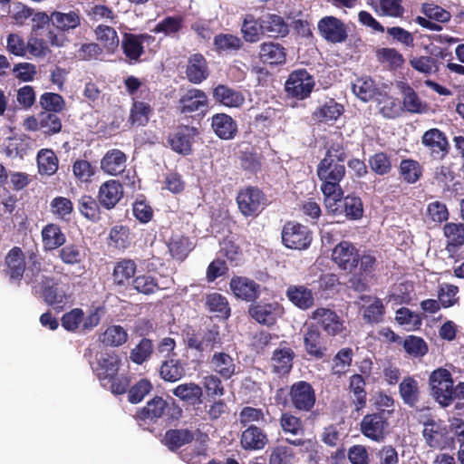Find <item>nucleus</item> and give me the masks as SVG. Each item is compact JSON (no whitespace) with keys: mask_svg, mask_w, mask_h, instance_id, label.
<instances>
[{"mask_svg":"<svg viewBox=\"0 0 464 464\" xmlns=\"http://www.w3.org/2000/svg\"><path fill=\"white\" fill-rule=\"evenodd\" d=\"M51 20L52 26L61 33L69 32L81 25V15L78 10L53 11Z\"/></svg>","mask_w":464,"mask_h":464,"instance_id":"obj_41","label":"nucleus"},{"mask_svg":"<svg viewBox=\"0 0 464 464\" xmlns=\"http://www.w3.org/2000/svg\"><path fill=\"white\" fill-rule=\"evenodd\" d=\"M423 437L429 447L433 449H444L448 445V430L446 426L429 419L424 422Z\"/></svg>","mask_w":464,"mask_h":464,"instance_id":"obj_31","label":"nucleus"},{"mask_svg":"<svg viewBox=\"0 0 464 464\" xmlns=\"http://www.w3.org/2000/svg\"><path fill=\"white\" fill-rule=\"evenodd\" d=\"M318 31L321 36L332 44H341L348 37L344 23L335 16H324L319 20Z\"/></svg>","mask_w":464,"mask_h":464,"instance_id":"obj_19","label":"nucleus"},{"mask_svg":"<svg viewBox=\"0 0 464 464\" xmlns=\"http://www.w3.org/2000/svg\"><path fill=\"white\" fill-rule=\"evenodd\" d=\"M38 171L41 175L52 176L58 169L59 160L51 149H42L36 156Z\"/></svg>","mask_w":464,"mask_h":464,"instance_id":"obj_53","label":"nucleus"},{"mask_svg":"<svg viewBox=\"0 0 464 464\" xmlns=\"http://www.w3.org/2000/svg\"><path fill=\"white\" fill-rule=\"evenodd\" d=\"M241 34L246 43H257L264 34L262 19L257 20L253 14H246L242 23Z\"/></svg>","mask_w":464,"mask_h":464,"instance_id":"obj_52","label":"nucleus"},{"mask_svg":"<svg viewBox=\"0 0 464 464\" xmlns=\"http://www.w3.org/2000/svg\"><path fill=\"white\" fill-rule=\"evenodd\" d=\"M211 128L221 140H232L238 130L237 121L227 113H216L211 118Z\"/></svg>","mask_w":464,"mask_h":464,"instance_id":"obj_33","label":"nucleus"},{"mask_svg":"<svg viewBox=\"0 0 464 464\" xmlns=\"http://www.w3.org/2000/svg\"><path fill=\"white\" fill-rule=\"evenodd\" d=\"M121 360L115 353H106L98 361L96 375L102 385L106 387L105 382H110L118 374Z\"/></svg>","mask_w":464,"mask_h":464,"instance_id":"obj_36","label":"nucleus"},{"mask_svg":"<svg viewBox=\"0 0 464 464\" xmlns=\"http://www.w3.org/2000/svg\"><path fill=\"white\" fill-rule=\"evenodd\" d=\"M128 338L124 328L121 325L109 326L100 336V341L107 346H120Z\"/></svg>","mask_w":464,"mask_h":464,"instance_id":"obj_64","label":"nucleus"},{"mask_svg":"<svg viewBox=\"0 0 464 464\" xmlns=\"http://www.w3.org/2000/svg\"><path fill=\"white\" fill-rule=\"evenodd\" d=\"M366 381L362 374L354 373L349 378L348 390L352 398L353 404L356 411H360L366 407L367 392Z\"/></svg>","mask_w":464,"mask_h":464,"instance_id":"obj_39","label":"nucleus"},{"mask_svg":"<svg viewBox=\"0 0 464 464\" xmlns=\"http://www.w3.org/2000/svg\"><path fill=\"white\" fill-rule=\"evenodd\" d=\"M51 211L53 216L63 221L69 222L73 211V204L71 199L58 196L50 203Z\"/></svg>","mask_w":464,"mask_h":464,"instance_id":"obj_62","label":"nucleus"},{"mask_svg":"<svg viewBox=\"0 0 464 464\" xmlns=\"http://www.w3.org/2000/svg\"><path fill=\"white\" fill-rule=\"evenodd\" d=\"M239 213L245 218H257L268 206L266 194L257 186L247 185L240 188L236 196Z\"/></svg>","mask_w":464,"mask_h":464,"instance_id":"obj_2","label":"nucleus"},{"mask_svg":"<svg viewBox=\"0 0 464 464\" xmlns=\"http://www.w3.org/2000/svg\"><path fill=\"white\" fill-rule=\"evenodd\" d=\"M186 78L193 84H200L209 76V67L206 57L196 53L188 58L186 65Z\"/></svg>","mask_w":464,"mask_h":464,"instance_id":"obj_26","label":"nucleus"},{"mask_svg":"<svg viewBox=\"0 0 464 464\" xmlns=\"http://www.w3.org/2000/svg\"><path fill=\"white\" fill-rule=\"evenodd\" d=\"M264 34L273 38H284L289 34V26L285 19L276 14H268L262 19Z\"/></svg>","mask_w":464,"mask_h":464,"instance_id":"obj_48","label":"nucleus"},{"mask_svg":"<svg viewBox=\"0 0 464 464\" xmlns=\"http://www.w3.org/2000/svg\"><path fill=\"white\" fill-rule=\"evenodd\" d=\"M243 40L233 34L219 33L213 38V50L218 55L236 54L243 48Z\"/></svg>","mask_w":464,"mask_h":464,"instance_id":"obj_32","label":"nucleus"},{"mask_svg":"<svg viewBox=\"0 0 464 464\" xmlns=\"http://www.w3.org/2000/svg\"><path fill=\"white\" fill-rule=\"evenodd\" d=\"M431 394L442 406L447 407L453 401V379L447 369L438 368L434 370L429 378Z\"/></svg>","mask_w":464,"mask_h":464,"instance_id":"obj_7","label":"nucleus"},{"mask_svg":"<svg viewBox=\"0 0 464 464\" xmlns=\"http://www.w3.org/2000/svg\"><path fill=\"white\" fill-rule=\"evenodd\" d=\"M326 208L334 215H342L350 220H358L363 216V204L360 197L353 194L340 198H331L325 201Z\"/></svg>","mask_w":464,"mask_h":464,"instance_id":"obj_11","label":"nucleus"},{"mask_svg":"<svg viewBox=\"0 0 464 464\" xmlns=\"http://www.w3.org/2000/svg\"><path fill=\"white\" fill-rule=\"evenodd\" d=\"M97 40L109 52L113 53L119 46L120 41L116 30L109 25L100 24L94 30Z\"/></svg>","mask_w":464,"mask_h":464,"instance_id":"obj_58","label":"nucleus"},{"mask_svg":"<svg viewBox=\"0 0 464 464\" xmlns=\"http://www.w3.org/2000/svg\"><path fill=\"white\" fill-rule=\"evenodd\" d=\"M164 415L168 416L169 420H177L181 417L182 410L174 400L169 404L162 397L155 396L137 411L136 418L140 420L156 421Z\"/></svg>","mask_w":464,"mask_h":464,"instance_id":"obj_4","label":"nucleus"},{"mask_svg":"<svg viewBox=\"0 0 464 464\" xmlns=\"http://www.w3.org/2000/svg\"><path fill=\"white\" fill-rule=\"evenodd\" d=\"M421 143L428 148L435 160L445 159L450 150V145L446 134L438 128L426 130L421 137Z\"/></svg>","mask_w":464,"mask_h":464,"instance_id":"obj_17","label":"nucleus"},{"mask_svg":"<svg viewBox=\"0 0 464 464\" xmlns=\"http://www.w3.org/2000/svg\"><path fill=\"white\" fill-rule=\"evenodd\" d=\"M239 442L243 450L256 451L264 450L269 443L266 431L259 426H249L243 428Z\"/></svg>","mask_w":464,"mask_h":464,"instance_id":"obj_23","label":"nucleus"},{"mask_svg":"<svg viewBox=\"0 0 464 464\" xmlns=\"http://www.w3.org/2000/svg\"><path fill=\"white\" fill-rule=\"evenodd\" d=\"M443 234L447 239L448 251L464 246V223H446L443 227Z\"/></svg>","mask_w":464,"mask_h":464,"instance_id":"obj_54","label":"nucleus"},{"mask_svg":"<svg viewBox=\"0 0 464 464\" xmlns=\"http://www.w3.org/2000/svg\"><path fill=\"white\" fill-rule=\"evenodd\" d=\"M198 129L188 125H179L168 136L170 149L181 155H189L192 151L193 138L198 135Z\"/></svg>","mask_w":464,"mask_h":464,"instance_id":"obj_16","label":"nucleus"},{"mask_svg":"<svg viewBox=\"0 0 464 464\" xmlns=\"http://www.w3.org/2000/svg\"><path fill=\"white\" fill-rule=\"evenodd\" d=\"M347 159L346 148L343 142H332L327 148L324 159L316 167V175L321 184V191L325 201L331 198L340 199L343 190L340 182L344 179L346 169L344 162Z\"/></svg>","mask_w":464,"mask_h":464,"instance_id":"obj_1","label":"nucleus"},{"mask_svg":"<svg viewBox=\"0 0 464 464\" xmlns=\"http://www.w3.org/2000/svg\"><path fill=\"white\" fill-rule=\"evenodd\" d=\"M64 38L58 35L54 30H48L44 35H34L31 34L26 44V51L35 57H44L49 52V45L60 47L63 46Z\"/></svg>","mask_w":464,"mask_h":464,"instance_id":"obj_18","label":"nucleus"},{"mask_svg":"<svg viewBox=\"0 0 464 464\" xmlns=\"http://www.w3.org/2000/svg\"><path fill=\"white\" fill-rule=\"evenodd\" d=\"M172 393L180 401L192 406L202 402V387L195 382L181 383L172 390Z\"/></svg>","mask_w":464,"mask_h":464,"instance_id":"obj_45","label":"nucleus"},{"mask_svg":"<svg viewBox=\"0 0 464 464\" xmlns=\"http://www.w3.org/2000/svg\"><path fill=\"white\" fill-rule=\"evenodd\" d=\"M212 97L217 103L227 108H240L246 100L242 92L221 83L213 88Z\"/></svg>","mask_w":464,"mask_h":464,"instance_id":"obj_30","label":"nucleus"},{"mask_svg":"<svg viewBox=\"0 0 464 464\" xmlns=\"http://www.w3.org/2000/svg\"><path fill=\"white\" fill-rule=\"evenodd\" d=\"M58 257L63 264L69 266L80 267L86 258V252L82 246L69 243L65 244L58 250Z\"/></svg>","mask_w":464,"mask_h":464,"instance_id":"obj_46","label":"nucleus"},{"mask_svg":"<svg viewBox=\"0 0 464 464\" xmlns=\"http://www.w3.org/2000/svg\"><path fill=\"white\" fill-rule=\"evenodd\" d=\"M206 306L212 313H218L223 318L230 316V306L227 299L219 293H212L207 295Z\"/></svg>","mask_w":464,"mask_h":464,"instance_id":"obj_63","label":"nucleus"},{"mask_svg":"<svg viewBox=\"0 0 464 464\" xmlns=\"http://www.w3.org/2000/svg\"><path fill=\"white\" fill-rule=\"evenodd\" d=\"M315 401V391L312 384L305 381H298L289 387L284 405H289L300 412H309L314 407Z\"/></svg>","mask_w":464,"mask_h":464,"instance_id":"obj_5","label":"nucleus"},{"mask_svg":"<svg viewBox=\"0 0 464 464\" xmlns=\"http://www.w3.org/2000/svg\"><path fill=\"white\" fill-rule=\"evenodd\" d=\"M156 38L147 33H124L121 40V50L130 64L139 63L144 54V45L154 44Z\"/></svg>","mask_w":464,"mask_h":464,"instance_id":"obj_8","label":"nucleus"},{"mask_svg":"<svg viewBox=\"0 0 464 464\" xmlns=\"http://www.w3.org/2000/svg\"><path fill=\"white\" fill-rule=\"evenodd\" d=\"M314 84V77L305 69H298L289 74L285 88L291 97L304 100L310 96Z\"/></svg>","mask_w":464,"mask_h":464,"instance_id":"obj_10","label":"nucleus"},{"mask_svg":"<svg viewBox=\"0 0 464 464\" xmlns=\"http://www.w3.org/2000/svg\"><path fill=\"white\" fill-rule=\"evenodd\" d=\"M160 375L165 382H176L185 375V365L178 359L167 360L160 366Z\"/></svg>","mask_w":464,"mask_h":464,"instance_id":"obj_55","label":"nucleus"},{"mask_svg":"<svg viewBox=\"0 0 464 464\" xmlns=\"http://www.w3.org/2000/svg\"><path fill=\"white\" fill-rule=\"evenodd\" d=\"M399 393L405 405L416 407L420 395L418 381L411 376L404 377L399 384Z\"/></svg>","mask_w":464,"mask_h":464,"instance_id":"obj_47","label":"nucleus"},{"mask_svg":"<svg viewBox=\"0 0 464 464\" xmlns=\"http://www.w3.org/2000/svg\"><path fill=\"white\" fill-rule=\"evenodd\" d=\"M285 296L294 306L302 311H307L315 304L313 290L304 285H290L285 291Z\"/></svg>","mask_w":464,"mask_h":464,"instance_id":"obj_29","label":"nucleus"},{"mask_svg":"<svg viewBox=\"0 0 464 464\" xmlns=\"http://www.w3.org/2000/svg\"><path fill=\"white\" fill-rule=\"evenodd\" d=\"M211 371L224 381L230 380L239 372L236 359L225 352H215L208 361Z\"/></svg>","mask_w":464,"mask_h":464,"instance_id":"obj_21","label":"nucleus"},{"mask_svg":"<svg viewBox=\"0 0 464 464\" xmlns=\"http://www.w3.org/2000/svg\"><path fill=\"white\" fill-rule=\"evenodd\" d=\"M398 170L401 179L405 183L415 184L422 177L423 167L418 160L403 159L400 162Z\"/></svg>","mask_w":464,"mask_h":464,"instance_id":"obj_50","label":"nucleus"},{"mask_svg":"<svg viewBox=\"0 0 464 464\" xmlns=\"http://www.w3.org/2000/svg\"><path fill=\"white\" fill-rule=\"evenodd\" d=\"M167 246L173 259L183 262L195 248V244L188 236L172 235L169 239Z\"/></svg>","mask_w":464,"mask_h":464,"instance_id":"obj_35","label":"nucleus"},{"mask_svg":"<svg viewBox=\"0 0 464 464\" xmlns=\"http://www.w3.org/2000/svg\"><path fill=\"white\" fill-rule=\"evenodd\" d=\"M394 409H377L365 414L359 424L361 433L374 442H382L389 434L390 419Z\"/></svg>","mask_w":464,"mask_h":464,"instance_id":"obj_3","label":"nucleus"},{"mask_svg":"<svg viewBox=\"0 0 464 464\" xmlns=\"http://www.w3.org/2000/svg\"><path fill=\"white\" fill-rule=\"evenodd\" d=\"M194 438V432L188 429H169L165 432L161 442L170 451L175 452L192 442Z\"/></svg>","mask_w":464,"mask_h":464,"instance_id":"obj_40","label":"nucleus"},{"mask_svg":"<svg viewBox=\"0 0 464 464\" xmlns=\"http://www.w3.org/2000/svg\"><path fill=\"white\" fill-rule=\"evenodd\" d=\"M353 357V351L352 348L340 349L333 358L332 373L338 377L344 375L352 364Z\"/></svg>","mask_w":464,"mask_h":464,"instance_id":"obj_57","label":"nucleus"},{"mask_svg":"<svg viewBox=\"0 0 464 464\" xmlns=\"http://www.w3.org/2000/svg\"><path fill=\"white\" fill-rule=\"evenodd\" d=\"M229 287L237 299L255 303L261 295V285L246 276H235L230 279Z\"/></svg>","mask_w":464,"mask_h":464,"instance_id":"obj_15","label":"nucleus"},{"mask_svg":"<svg viewBox=\"0 0 464 464\" xmlns=\"http://www.w3.org/2000/svg\"><path fill=\"white\" fill-rule=\"evenodd\" d=\"M5 273L12 281H21L26 268L25 256L19 246L12 247L5 258Z\"/></svg>","mask_w":464,"mask_h":464,"instance_id":"obj_28","label":"nucleus"},{"mask_svg":"<svg viewBox=\"0 0 464 464\" xmlns=\"http://www.w3.org/2000/svg\"><path fill=\"white\" fill-rule=\"evenodd\" d=\"M42 240L45 250L60 249L65 245L66 236L59 225L49 223L42 229Z\"/></svg>","mask_w":464,"mask_h":464,"instance_id":"obj_44","label":"nucleus"},{"mask_svg":"<svg viewBox=\"0 0 464 464\" xmlns=\"http://www.w3.org/2000/svg\"><path fill=\"white\" fill-rule=\"evenodd\" d=\"M130 287L139 294L150 295L160 290L158 279L150 275L142 274L135 276Z\"/></svg>","mask_w":464,"mask_h":464,"instance_id":"obj_59","label":"nucleus"},{"mask_svg":"<svg viewBox=\"0 0 464 464\" xmlns=\"http://www.w3.org/2000/svg\"><path fill=\"white\" fill-rule=\"evenodd\" d=\"M286 48L277 42L266 41L259 45L258 58L263 64L284 65L286 63Z\"/></svg>","mask_w":464,"mask_h":464,"instance_id":"obj_24","label":"nucleus"},{"mask_svg":"<svg viewBox=\"0 0 464 464\" xmlns=\"http://www.w3.org/2000/svg\"><path fill=\"white\" fill-rule=\"evenodd\" d=\"M332 260L341 270L352 273L359 264V250L352 242L343 240L334 247Z\"/></svg>","mask_w":464,"mask_h":464,"instance_id":"obj_13","label":"nucleus"},{"mask_svg":"<svg viewBox=\"0 0 464 464\" xmlns=\"http://www.w3.org/2000/svg\"><path fill=\"white\" fill-rule=\"evenodd\" d=\"M303 343L307 355L315 360H322L327 354L328 348L322 332L314 324H311L304 328Z\"/></svg>","mask_w":464,"mask_h":464,"instance_id":"obj_14","label":"nucleus"},{"mask_svg":"<svg viewBox=\"0 0 464 464\" xmlns=\"http://www.w3.org/2000/svg\"><path fill=\"white\" fill-rule=\"evenodd\" d=\"M220 343L219 332L217 329H208L198 336L197 334L192 333L188 334L187 343L191 349L198 352H211L215 349L216 345Z\"/></svg>","mask_w":464,"mask_h":464,"instance_id":"obj_34","label":"nucleus"},{"mask_svg":"<svg viewBox=\"0 0 464 464\" xmlns=\"http://www.w3.org/2000/svg\"><path fill=\"white\" fill-rule=\"evenodd\" d=\"M398 86L402 95V106L406 111L411 114H420L427 111V104L420 100L411 85L401 82Z\"/></svg>","mask_w":464,"mask_h":464,"instance_id":"obj_37","label":"nucleus"},{"mask_svg":"<svg viewBox=\"0 0 464 464\" xmlns=\"http://www.w3.org/2000/svg\"><path fill=\"white\" fill-rule=\"evenodd\" d=\"M295 356V352L289 347L276 349L271 358L272 372L278 376L288 374L293 368Z\"/></svg>","mask_w":464,"mask_h":464,"instance_id":"obj_42","label":"nucleus"},{"mask_svg":"<svg viewBox=\"0 0 464 464\" xmlns=\"http://www.w3.org/2000/svg\"><path fill=\"white\" fill-rule=\"evenodd\" d=\"M130 230L128 227L118 225L111 228L109 233L110 244L117 249H126L131 244Z\"/></svg>","mask_w":464,"mask_h":464,"instance_id":"obj_61","label":"nucleus"},{"mask_svg":"<svg viewBox=\"0 0 464 464\" xmlns=\"http://www.w3.org/2000/svg\"><path fill=\"white\" fill-rule=\"evenodd\" d=\"M282 314L281 305L275 303L255 302L248 306L249 316L260 324L273 326Z\"/></svg>","mask_w":464,"mask_h":464,"instance_id":"obj_20","label":"nucleus"},{"mask_svg":"<svg viewBox=\"0 0 464 464\" xmlns=\"http://www.w3.org/2000/svg\"><path fill=\"white\" fill-rule=\"evenodd\" d=\"M279 423L285 433H289L293 436H303L304 434L303 420L290 411L281 414Z\"/></svg>","mask_w":464,"mask_h":464,"instance_id":"obj_60","label":"nucleus"},{"mask_svg":"<svg viewBox=\"0 0 464 464\" xmlns=\"http://www.w3.org/2000/svg\"><path fill=\"white\" fill-rule=\"evenodd\" d=\"M177 109L180 114L188 115L198 112L205 115L208 109V99L200 89L191 88L183 93L178 101Z\"/></svg>","mask_w":464,"mask_h":464,"instance_id":"obj_12","label":"nucleus"},{"mask_svg":"<svg viewBox=\"0 0 464 464\" xmlns=\"http://www.w3.org/2000/svg\"><path fill=\"white\" fill-rule=\"evenodd\" d=\"M137 272V264L130 258H122L115 263L111 277L113 285L128 289L130 287L132 280L135 278Z\"/></svg>","mask_w":464,"mask_h":464,"instance_id":"obj_27","label":"nucleus"},{"mask_svg":"<svg viewBox=\"0 0 464 464\" xmlns=\"http://www.w3.org/2000/svg\"><path fill=\"white\" fill-rule=\"evenodd\" d=\"M123 195L121 183L116 179H110L100 186L97 198L102 208L111 210L116 207Z\"/></svg>","mask_w":464,"mask_h":464,"instance_id":"obj_25","label":"nucleus"},{"mask_svg":"<svg viewBox=\"0 0 464 464\" xmlns=\"http://www.w3.org/2000/svg\"><path fill=\"white\" fill-rule=\"evenodd\" d=\"M282 244L292 250H306L313 240L312 231L296 221H287L281 232Z\"/></svg>","mask_w":464,"mask_h":464,"instance_id":"obj_6","label":"nucleus"},{"mask_svg":"<svg viewBox=\"0 0 464 464\" xmlns=\"http://www.w3.org/2000/svg\"><path fill=\"white\" fill-rule=\"evenodd\" d=\"M238 422L240 427L243 429L265 423L266 422V419L263 409L253 406H245L238 413Z\"/></svg>","mask_w":464,"mask_h":464,"instance_id":"obj_56","label":"nucleus"},{"mask_svg":"<svg viewBox=\"0 0 464 464\" xmlns=\"http://www.w3.org/2000/svg\"><path fill=\"white\" fill-rule=\"evenodd\" d=\"M311 319L316 322L319 330L326 336L335 337L343 335L346 332L344 321L334 310L325 307H318L312 312Z\"/></svg>","mask_w":464,"mask_h":464,"instance_id":"obj_9","label":"nucleus"},{"mask_svg":"<svg viewBox=\"0 0 464 464\" xmlns=\"http://www.w3.org/2000/svg\"><path fill=\"white\" fill-rule=\"evenodd\" d=\"M343 112L344 108L342 104L334 99H329L312 112V119L317 122L328 123L335 121Z\"/></svg>","mask_w":464,"mask_h":464,"instance_id":"obj_43","label":"nucleus"},{"mask_svg":"<svg viewBox=\"0 0 464 464\" xmlns=\"http://www.w3.org/2000/svg\"><path fill=\"white\" fill-rule=\"evenodd\" d=\"M184 18L181 15L166 16L160 20L151 30L155 34H163L166 36L178 38L182 30Z\"/></svg>","mask_w":464,"mask_h":464,"instance_id":"obj_51","label":"nucleus"},{"mask_svg":"<svg viewBox=\"0 0 464 464\" xmlns=\"http://www.w3.org/2000/svg\"><path fill=\"white\" fill-rule=\"evenodd\" d=\"M127 156L118 149L108 150L101 160V169L112 176L122 173L126 167Z\"/></svg>","mask_w":464,"mask_h":464,"instance_id":"obj_38","label":"nucleus"},{"mask_svg":"<svg viewBox=\"0 0 464 464\" xmlns=\"http://www.w3.org/2000/svg\"><path fill=\"white\" fill-rule=\"evenodd\" d=\"M101 204L92 196L83 194L77 199V208L87 220L96 223L101 219Z\"/></svg>","mask_w":464,"mask_h":464,"instance_id":"obj_49","label":"nucleus"},{"mask_svg":"<svg viewBox=\"0 0 464 464\" xmlns=\"http://www.w3.org/2000/svg\"><path fill=\"white\" fill-rule=\"evenodd\" d=\"M60 280L53 276H43L40 290L44 301L51 306L63 307L66 301V294L60 287Z\"/></svg>","mask_w":464,"mask_h":464,"instance_id":"obj_22","label":"nucleus"}]
</instances>
